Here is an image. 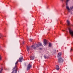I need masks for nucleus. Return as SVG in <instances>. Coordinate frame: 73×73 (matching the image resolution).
Here are the masks:
<instances>
[{"instance_id":"f257e3e1","label":"nucleus","mask_w":73,"mask_h":73,"mask_svg":"<svg viewBox=\"0 0 73 73\" xmlns=\"http://www.w3.org/2000/svg\"><path fill=\"white\" fill-rule=\"evenodd\" d=\"M62 1H65V0H60ZM70 0H66V8L68 10L69 12H70V9L69 8V7L68 6V2Z\"/></svg>"},{"instance_id":"f03ea898","label":"nucleus","mask_w":73,"mask_h":73,"mask_svg":"<svg viewBox=\"0 0 73 73\" xmlns=\"http://www.w3.org/2000/svg\"><path fill=\"white\" fill-rule=\"evenodd\" d=\"M17 65H15V67L13 69V71L12 73H17Z\"/></svg>"},{"instance_id":"7ed1b4c3","label":"nucleus","mask_w":73,"mask_h":73,"mask_svg":"<svg viewBox=\"0 0 73 73\" xmlns=\"http://www.w3.org/2000/svg\"><path fill=\"white\" fill-rule=\"evenodd\" d=\"M64 61V60L62 58L60 57L58 59V62L59 63H61V62H62Z\"/></svg>"},{"instance_id":"20e7f679","label":"nucleus","mask_w":73,"mask_h":73,"mask_svg":"<svg viewBox=\"0 0 73 73\" xmlns=\"http://www.w3.org/2000/svg\"><path fill=\"white\" fill-rule=\"evenodd\" d=\"M31 68H32V65L30 63L29 64L27 68V70H29Z\"/></svg>"},{"instance_id":"39448f33","label":"nucleus","mask_w":73,"mask_h":73,"mask_svg":"<svg viewBox=\"0 0 73 73\" xmlns=\"http://www.w3.org/2000/svg\"><path fill=\"white\" fill-rule=\"evenodd\" d=\"M23 57H21V58H19V60H18V61H19L20 62H22V60H23Z\"/></svg>"},{"instance_id":"423d86ee","label":"nucleus","mask_w":73,"mask_h":73,"mask_svg":"<svg viewBox=\"0 0 73 73\" xmlns=\"http://www.w3.org/2000/svg\"><path fill=\"white\" fill-rule=\"evenodd\" d=\"M36 46V47H39V45L38 44H35V46H34V49H35L36 48V47H35Z\"/></svg>"},{"instance_id":"0eeeda50","label":"nucleus","mask_w":73,"mask_h":73,"mask_svg":"<svg viewBox=\"0 0 73 73\" xmlns=\"http://www.w3.org/2000/svg\"><path fill=\"white\" fill-rule=\"evenodd\" d=\"M44 46H45L46 45V44H47V41H46V40H44Z\"/></svg>"},{"instance_id":"6e6552de","label":"nucleus","mask_w":73,"mask_h":73,"mask_svg":"<svg viewBox=\"0 0 73 73\" xmlns=\"http://www.w3.org/2000/svg\"><path fill=\"white\" fill-rule=\"evenodd\" d=\"M56 69L57 70H60V68H59V66L58 65L56 66Z\"/></svg>"},{"instance_id":"1a4fd4ad","label":"nucleus","mask_w":73,"mask_h":73,"mask_svg":"<svg viewBox=\"0 0 73 73\" xmlns=\"http://www.w3.org/2000/svg\"><path fill=\"white\" fill-rule=\"evenodd\" d=\"M61 53V52H59L58 53V55L57 56V57H60V56L62 55Z\"/></svg>"},{"instance_id":"9d476101","label":"nucleus","mask_w":73,"mask_h":73,"mask_svg":"<svg viewBox=\"0 0 73 73\" xmlns=\"http://www.w3.org/2000/svg\"><path fill=\"white\" fill-rule=\"evenodd\" d=\"M30 58L32 60H33L35 58V57L34 56H31L30 57Z\"/></svg>"},{"instance_id":"9b49d317","label":"nucleus","mask_w":73,"mask_h":73,"mask_svg":"<svg viewBox=\"0 0 73 73\" xmlns=\"http://www.w3.org/2000/svg\"><path fill=\"white\" fill-rule=\"evenodd\" d=\"M27 50L28 52H29V49H30V48L29 47H28V46H27Z\"/></svg>"},{"instance_id":"f8f14e48","label":"nucleus","mask_w":73,"mask_h":73,"mask_svg":"<svg viewBox=\"0 0 73 73\" xmlns=\"http://www.w3.org/2000/svg\"><path fill=\"white\" fill-rule=\"evenodd\" d=\"M39 46H43V45H42V44H41L40 42L39 43Z\"/></svg>"},{"instance_id":"ddd939ff","label":"nucleus","mask_w":73,"mask_h":73,"mask_svg":"<svg viewBox=\"0 0 73 73\" xmlns=\"http://www.w3.org/2000/svg\"><path fill=\"white\" fill-rule=\"evenodd\" d=\"M48 46H49V47H51V46H52V44H51V43H49V45Z\"/></svg>"},{"instance_id":"4468645a","label":"nucleus","mask_w":73,"mask_h":73,"mask_svg":"<svg viewBox=\"0 0 73 73\" xmlns=\"http://www.w3.org/2000/svg\"><path fill=\"white\" fill-rule=\"evenodd\" d=\"M3 68H1V70L0 71V73H1V72L2 71H3Z\"/></svg>"},{"instance_id":"2eb2a0df","label":"nucleus","mask_w":73,"mask_h":73,"mask_svg":"<svg viewBox=\"0 0 73 73\" xmlns=\"http://www.w3.org/2000/svg\"><path fill=\"white\" fill-rule=\"evenodd\" d=\"M72 9H73V6L70 7V9L72 10Z\"/></svg>"},{"instance_id":"dca6fc26","label":"nucleus","mask_w":73,"mask_h":73,"mask_svg":"<svg viewBox=\"0 0 73 73\" xmlns=\"http://www.w3.org/2000/svg\"><path fill=\"white\" fill-rule=\"evenodd\" d=\"M18 64V61L16 62L15 63V65H17Z\"/></svg>"},{"instance_id":"f3484780","label":"nucleus","mask_w":73,"mask_h":73,"mask_svg":"<svg viewBox=\"0 0 73 73\" xmlns=\"http://www.w3.org/2000/svg\"><path fill=\"white\" fill-rule=\"evenodd\" d=\"M29 40L30 41H32V39L31 38H30L29 39Z\"/></svg>"},{"instance_id":"a211bd4d","label":"nucleus","mask_w":73,"mask_h":73,"mask_svg":"<svg viewBox=\"0 0 73 73\" xmlns=\"http://www.w3.org/2000/svg\"><path fill=\"white\" fill-rule=\"evenodd\" d=\"M2 36L1 35V34H0V38H1V37Z\"/></svg>"},{"instance_id":"6ab92c4d","label":"nucleus","mask_w":73,"mask_h":73,"mask_svg":"<svg viewBox=\"0 0 73 73\" xmlns=\"http://www.w3.org/2000/svg\"><path fill=\"white\" fill-rule=\"evenodd\" d=\"M72 49L71 48V50H70V52H72Z\"/></svg>"},{"instance_id":"aec40b11","label":"nucleus","mask_w":73,"mask_h":73,"mask_svg":"<svg viewBox=\"0 0 73 73\" xmlns=\"http://www.w3.org/2000/svg\"><path fill=\"white\" fill-rule=\"evenodd\" d=\"M1 60V56H0V60Z\"/></svg>"},{"instance_id":"412c9836","label":"nucleus","mask_w":73,"mask_h":73,"mask_svg":"<svg viewBox=\"0 0 73 73\" xmlns=\"http://www.w3.org/2000/svg\"><path fill=\"white\" fill-rule=\"evenodd\" d=\"M71 13L72 14H73V11H71Z\"/></svg>"},{"instance_id":"4be33fe9","label":"nucleus","mask_w":73,"mask_h":73,"mask_svg":"<svg viewBox=\"0 0 73 73\" xmlns=\"http://www.w3.org/2000/svg\"><path fill=\"white\" fill-rule=\"evenodd\" d=\"M44 58H46V56H44Z\"/></svg>"},{"instance_id":"5701e85b","label":"nucleus","mask_w":73,"mask_h":73,"mask_svg":"<svg viewBox=\"0 0 73 73\" xmlns=\"http://www.w3.org/2000/svg\"><path fill=\"white\" fill-rule=\"evenodd\" d=\"M33 45L32 46H31L32 48H33Z\"/></svg>"},{"instance_id":"b1692460","label":"nucleus","mask_w":73,"mask_h":73,"mask_svg":"<svg viewBox=\"0 0 73 73\" xmlns=\"http://www.w3.org/2000/svg\"><path fill=\"white\" fill-rule=\"evenodd\" d=\"M23 44H24V42H23Z\"/></svg>"},{"instance_id":"393cba45","label":"nucleus","mask_w":73,"mask_h":73,"mask_svg":"<svg viewBox=\"0 0 73 73\" xmlns=\"http://www.w3.org/2000/svg\"><path fill=\"white\" fill-rule=\"evenodd\" d=\"M0 48H1V47H0Z\"/></svg>"},{"instance_id":"a878e982","label":"nucleus","mask_w":73,"mask_h":73,"mask_svg":"<svg viewBox=\"0 0 73 73\" xmlns=\"http://www.w3.org/2000/svg\"><path fill=\"white\" fill-rule=\"evenodd\" d=\"M66 69H67V68H66Z\"/></svg>"}]
</instances>
